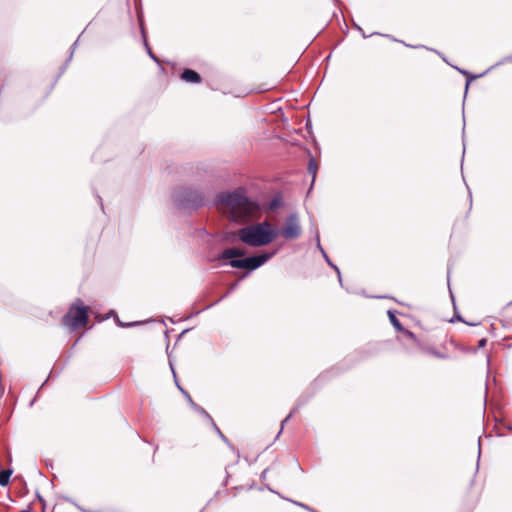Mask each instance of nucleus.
<instances>
[{"label": "nucleus", "instance_id": "nucleus-1", "mask_svg": "<svg viewBox=\"0 0 512 512\" xmlns=\"http://www.w3.org/2000/svg\"><path fill=\"white\" fill-rule=\"evenodd\" d=\"M219 211L233 221L246 220L258 210V206L242 191L221 194L217 197Z\"/></svg>", "mask_w": 512, "mask_h": 512}, {"label": "nucleus", "instance_id": "nucleus-2", "mask_svg": "<svg viewBox=\"0 0 512 512\" xmlns=\"http://www.w3.org/2000/svg\"><path fill=\"white\" fill-rule=\"evenodd\" d=\"M239 239L253 247H260L271 243L278 235V231L267 222H261L243 227L238 230Z\"/></svg>", "mask_w": 512, "mask_h": 512}, {"label": "nucleus", "instance_id": "nucleus-3", "mask_svg": "<svg viewBox=\"0 0 512 512\" xmlns=\"http://www.w3.org/2000/svg\"><path fill=\"white\" fill-rule=\"evenodd\" d=\"M274 253L275 252L262 253L260 255L247 257L245 259H237L242 257L244 252L238 248H227L221 253L219 258L223 260L229 259V264L233 268L254 270L268 261L274 255Z\"/></svg>", "mask_w": 512, "mask_h": 512}, {"label": "nucleus", "instance_id": "nucleus-4", "mask_svg": "<svg viewBox=\"0 0 512 512\" xmlns=\"http://www.w3.org/2000/svg\"><path fill=\"white\" fill-rule=\"evenodd\" d=\"M87 321V309L82 305L80 300H77L72 305L68 313L63 318V324L73 329L85 326Z\"/></svg>", "mask_w": 512, "mask_h": 512}, {"label": "nucleus", "instance_id": "nucleus-5", "mask_svg": "<svg viewBox=\"0 0 512 512\" xmlns=\"http://www.w3.org/2000/svg\"><path fill=\"white\" fill-rule=\"evenodd\" d=\"M301 233V227L296 215H291L287 218L284 227L280 231V234L285 239H295Z\"/></svg>", "mask_w": 512, "mask_h": 512}, {"label": "nucleus", "instance_id": "nucleus-6", "mask_svg": "<svg viewBox=\"0 0 512 512\" xmlns=\"http://www.w3.org/2000/svg\"><path fill=\"white\" fill-rule=\"evenodd\" d=\"M181 78L186 82L191 83H199L201 81L200 75L191 69H186L183 71Z\"/></svg>", "mask_w": 512, "mask_h": 512}, {"label": "nucleus", "instance_id": "nucleus-7", "mask_svg": "<svg viewBox=\"0 0 512 512\" xmlns=\"http://www.w3.org/2000/svg\"><path fill=\"white\" fill-rule=\"evenodd\" d=\"M388 316H389V319H390L392 325L394 326V328L397 331H404L409 337H411V338L414 337L413 333H411L410 331L404 330L401 323L399 322V320L397 319V317L395 316V314L392 311H388Z\"/></svg>", "mask_w": 512, "mask_h": 512}, {"label": "nucleus", "instance_id": "nucleus-8", "mask_svg": "<svg viewBox=\"0 0 512 512\" xmlns=\"http://www.w3.org/2000/svg\"><path fill=\"white\" fill-rule=\"evenodd\" d=\"M10 476H11V471L10 470H3V471H1L0 472V485L1 486H6L9 483Z\"/></svg>", "mask_w": 512, "mask_h": 512}, {"label": "nucleus", "instance_id": "nucleus-9", "mask_svg": "<svg viewBox=\"0 0 512 512\" xmlns=\"http://www.w3.org/2000/svg\"><path fill=\"white\" fill-rule=\"evenodd\" d=\"M317 169H318L317 163L315 162L314 159H311L309 161L308 171L312 175L313 181L315 180Z\"/></svg>", "mask_w": 512, "mask_h": 512}, {"label": "nucleus", "instance_id": "nucleus-10", "mask_svg": "<svg viewBox=\"0 0 512 512\" xmlns=\"http://www.w3.org/2000/svg\"><path fill=\"white\" fill-rule=\"evenodd\" d=\"M485 343H486V340H485V339H482V340H480V342H479V346H480V347H483V346L485 345Z\"/></svg>", "mask_w": 512, "mask_h": 512}, {"label": "nucleus", "instance_id": "nucleus-11", "mask_svg": "<svg viewBox=\"0 0 512 512\" xmlns=\"http://www.w3.org/2000/svg\"><path fill=\"white\" fill-rule=\"evenodd\" d=\"M291 414L288 415L283 421H282V427L284 426V424L289 420Z\"/></svg>", "mask_w": 512, "mask_h": 512}]
</instances>
